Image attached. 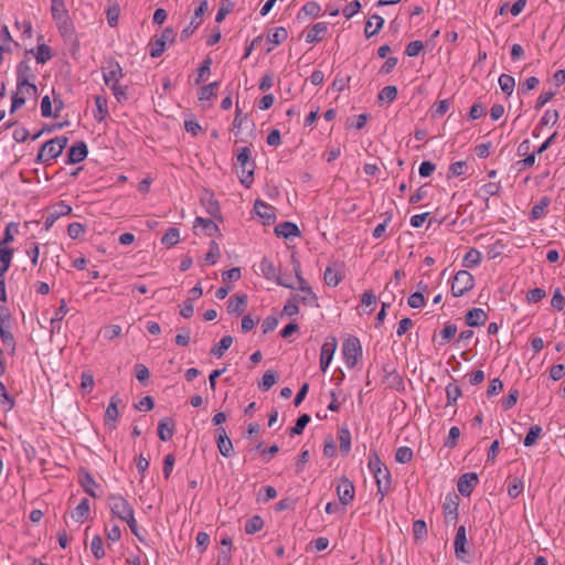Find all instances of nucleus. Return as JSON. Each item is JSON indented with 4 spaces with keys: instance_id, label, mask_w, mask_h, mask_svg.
Returning <instances> with one entry per match:
<instances>
[{
    "instance_id": "nucleus-1",
    "label": "nucleus",
    "mask_w": 565,
    "mask_h": 565,
    "mask_svg": "<svg viewBox=\"0 0 565 565\" xmlns=\"http://www.w3.org/2000/svg\"><path fill=\"white\" fill-rule=\"evenodd\" d=\"M105 84L111 89L118 103H124L128 99L127 86L119 85V79L122 77V70L118 62L110 61L107 68H104Z\"/></svg>"
},
{
    "instance_id": "nucleus-2",
    "label": "nucleus",
    "mask_w": 565,
    "mask_h": 565,
    "mask_svg": "<svg viewBox=\"0 0 565 565\" xmlns=\"http://www.w3.org/2000/svg\"><path fill=\"white\" fill-rule=\"evenodd\" d=\"M68 138L65 136L55 137L46 142H44L36 156V163H46L52 159L57 158L67 146Z\"/></svg>"
},
{
    "instance_id": "nucleus-3",
    "label": "nucleus",
    "mask_w": 565,
    "mask_h": 565,
    "mask_svg": "<svg viewBox=\"0 0 565 565\" xmlns=\"http://www.w3.org/2000/svg\"><path fill=\"white\" fill-rule=\"evenodd\" d=\"M237 163L241 168L239 181L246 189H249L254 182L255 162L252 159V151L248 147L239 149Z\"/></svg>"
},
{
    "instance_id": "nucleus-4",
    "label": "nucleus",
    "mask_w": 565,
    "mask_h": 565,
    "mask_svg": "<svg viewBox=\"0 0 565 565\" xmlns=\"http://www.w3.org/2000/svg\"><path fill=\"white\" fill-rule=\"evenodd\" d=\"M342 354L345 365L353 369L362 356V347L356 337L348 338L342 344Z\"/></svg>"
},
{
    "instance_id": "nucleus-5",
    "label": "nucleus",
    "mask_w": 565,
    "mask_h": 565,
    "mask_svg": "<svg viewBox=\"0 0 565 565\" xmlns=\"http://www.w3.org/2000/svg\"><path fill=\"white\" fill-rule=\"evenodd\" d=\"M475 286L473 276L467 270H459L451 284V295L454 297H461L467 291L471 290Z\"/></svg>"
},
{
    "instance_id": "nucleus-6",
    "label": "nucleus",
    "mask_w": 565,
    "mask_h": 565,
    "mask_svg": "<svg viewBox=\"0 0 565 565\" xmlns=\"http://www.w3.org/2000/svg\"><path fill=\"white\" fill-rule=\"evenodd\" d=\"M108 502L113 515L121 521L127 520V518L134 512L131 504L122 495L110 494L108 497Z\"/></svg>"
},
{
    "instance_id": "nucleus-7",
    "label": "nucleus",
    "mask_w": 565,
    "mask_h": 565,
    "mask_svg": "<svg viewBox=\"0 0 565 565\" xmlns=\"http://www.w3.org/2000/svg\"><path fill=\"white\" fill-rule=\"evenodd\" d=\"M175 39V32L171 28H167L163 30L160 36L154 38L150 41L149 47H150V56L151 57H159L162 55V53L166 50L167 43H172Z\"/></svg>"
},
{
    "instance_id": "nucleus-8",
    "label": "nucleus",
    "mask_w": 565,
    "mask_h": 565,
    "mask_svg": "<svg viewBox=\"0 0 565 565\" xmlns=\"http://www.w3.org/2000/svg\"><path fill=\"white\" fill-rule=\"evenodd\" d=\"M258 269L266 279L275 280L279 286H282V287H286L289 289L296 288L295 285L288 282L287 280H285L282 277H280L277 274V268L275 267L274 263L269 258L264 257L258 265Z\"/></svg>"
},
{
    "instance_id": "nucleus-9",
    "label": "nucleus",
    "mask_w": 565,
    "mask_h": 565,
    "mask_svg": "<svg viewBox=\"0 0 565 565\" xmlns=\"http://www.w3.org/2000/svg\"><path fill=\"white\" fill-rule=\"evenodd\" d=\"M254 212L263 220L264 225H271L276 221L275 207L260 199L255 201Z\"/></svg>"
},
{
    "instance_id": "nucleus-10",
    "label": "nucleus",
    "mask_w": 565,
    "mask_h": 565,
    "mask_svg": "<svg viewBox=\"0 0 565 565\" xmlns=\"http://www.w3.org/2000/svg\"><path fill=\"white\" fill-rule=\"evenodd\" d=\"M338 342L335 337H328L321 347L320 369L326 372L335 352Z\"/></svg>"
},
{
    "instance_id": "nucleus-11",
    "label": "nucleus",
    "mask_w": 565,
    "mask_h": 565,
    "mask_svg": "<svg viewBox=\"0 0 565 565\" xmlns=\"http://www.w3.org/2000/svg\"><path fill=\"white\" fill-rule=\"evenodd\" d=\"M248 296L246 294L233 295L226 306V311L230 316L239 317L247 308Z\"/></svg>"
},
{
    "instance_id": "nucleus-12",
    "label": "nucleus",
    "mask_w": 565,
    "mask_h": 565,
    "mask_svg": "<svg viewBox=\"0 0 565 565\" xmlns=\"http://www.w3.org/2000/svg\"><path fill=\"white\" fill-rule=\"evenodd\" d=\"M337 494L341 504H350L355 495V488L353 482L350 481L347 477H342L340 483L337 487Z\"/></svg>"
},
{
    "instance_id": "nucleus-13",
    "label": "nucleus",
    "mask_w": 565,
    "mask_h": 565,
    "mask_svg": "<svg viewBox=\"0 0 565 565\" xmlns=\"http://www.w3.org/2000/svg\"><path fill=\"white\" fill-rule=\"evenodd\" d=\"M34 77L29 60H22L17 66V89L20 93H24V86Z\"/></svg>"
},
{
    "instance_id": "nucleus-14",
    "label": "nucleus",
    "mask_w": 565,
    "mask_h": 565,
    "mask_svg": "<svg viewBox=\"0 0 565 565\" xmlns=\"http://www.w3.org/2000/svg\"><path fill=\"white\" fill-rule=\"evenodd\" d=\"M478 482H479V479H478V476L476 472L463 473L459 478L458 483H457L459 493L462 497H469L472 493L476 486L478 484Z\"/></svg>"
},
{
    "instance_id": "nucleus-15",
    "label": "nucleus",
    "mask_w": 565,
    "mask_h": 565,
    "mask_svg": "<svg viewBox=\"0 0 565 565\" xmlns=\"http://www.w3.org/2000/svg\"><path fill=\"white\" fill-rule=\"evenodd\" d=\"M88 154L87 145L84 141L75 142L67 152V164H76L86 159Z\"/></svg>"
},
{
    "instance_id": "nucleus-16",
    "label": "nucleus",
    "mask_w": 565,
    "mask_h": 565,
    "mask_svg": "<svg viewBox=\"0 0 565 565\" xmlns=\"http://www.w3.org/2000/svg\"><path fill=\"white\" fill-rule=\"evenodd\" d=\"M19 43L14 41L7 25L0 28V65L3 61L4 53H11L13 47H18Z\"/></svg>"
},
{
    "instance_id": "nucleus-17",
    "label": "nucleus",
    "mask_w": 565,
    "mask_h": 565,
    "mask_svg": "<svg viewBox=\"0 0 565 565\" xmlns=\"http://www.w3.org/2000/svg\"><path fill=\"white\" fill-rule=\"evenodd\" d=\"M72 213V206L66 204L64 201L58 202L54 210L45 217L44 222V228L49 231L53 224L60 218L61 216H65Z\"/></svg>"
},
{
    "instance_id": "nucleus-18",
    "label": "nucleus",
    "mask_w": 565,
    "mask_h": 565,
    "mask_svg": "<svg viewBox=\"0 0 565 565\" xmlns=\"http://www.w3.org/2000/svg\"><path fill=\"white\" fill-rule=\"evenodd\" d=\"M466 544H467V532L466 526L460 525L457 529V533L455 536L454 547H455V555L459 561H466Z\"/></svg>"
},
{
    "instance_id": "nucleus-19",
    "label": "nucleus",
    "mask_w": 565,
    "mask_h": 565,
    "mask_svg": "<svg viewBox=\"0 0 565 565\" xmlns=\"http://www.w3.org/2000/svg\"><path fill=\"white\" fill-rule=\"evenodd\" d=\"M78 482L83 490L93 498H98L99 495L96 493L95 489L98 488V484L94 480L92 473L85 469H81L78 472Z\"/></svg>"
},
{
    "instance_id": "nucleus-20",
    "label": "nucleus",
    "mask_w": 565,
    "mask_h": 565,
    "mask_svg": "<svg viewBox=\"0 0 565 565\" xmlns=\"http://www.w3.org/2000/svg\"><path fill=\"white\" fill-rule=\"evenodd\" d=\"M218 435L216 437V445L220 454L225 458H230L234 455L233 443L230 437L226 435L224 428L217 429Z\"/></svg>"
},
{
    "instance_id": "nucleus-21",
    "label": "nucleus",
    "mask_w": 565,
    "mask_h": 565,
    "mask_svg": "<svg viewBox=\"0 0 565 565\" xmlns=\"http://www.w3.org/2000/svg\"><path fill=\"white\" fill-rule=\"evenodd\" d=\"M377 484V493L381 494V500L385 497L391 488V472L388 468L383 467L376 475H374Z\"/></svg>"
},
{
    "instance_id": "nucleus-22",
    "label": "nucleus",
    "mask_w": 565,
    "mask_h": 565,
    "mask_svg": "<svg viewBox=\"0 0 565 565\" xmlns=\"http://www.w3.org/2000/svg\"><path fill=\"white\" fill-rule=\"evenodd\" d=\"M211 63L212 58L207 55L200 67L196 70V74L193 76V78H190L191 85L200 86L209 79L211 75Z\"/></svg>"
},
{
    "instance_id": "nucleus-23",
    "label": "nucleus",
    "mask_w": 565,
    "mask_h": 565,
    "mask_svg": "<svg viewBox=\"0 0 565 565\" xmlns=\"http://www.w3.org/2000/svg\"><path fill=\"white\" fill-rule=\"evenodd\" d=\"M274 233L278 237H284V238L300 236V230L297 226V224L289 222V221H285L282 223L276 225L274 228Z\"/></svg>"
},
{
    "instance_id": "nucleus-24",
    "label": "nucleus",
    "mask_w": 565,
    "mask_h": 565,
    "mask_svg": "<svg viewBox=\"0 0 565 565\" xmlns=\"http://www.w3.org/2000/svg\"><path fill=\"white\" fill-rule=\"evenodd\" d=\"M33 54L38 64H45L53 57L52 49L45 43H39L36 50L30 49L25 51V56Z\"/></svg>"
},
{
    "instance_id": "nucleus-25",
    "label": "nucleus",
    "mask_w": 565,
    "mask_h": 565,
    "mask_svg": "<svg viewBox=\"0 0 565 565\" xmlns=\"http://www.w3.org/2000/svg\"><path fill=\"white\" fill-rule=\"evenodd\" d=\"M488 319L487 312L481 308H472L467 311L465 320L469 327H480L486 323Z\"/></svg>"
},
{
    "instance_id": "nucleus-26",
    "label": "nucleus",
    "mask_w": 565,
    "mask_h": 565,
    "mask_svg": "<svg viewBox=\"0 0 565 565\" xmlns=\"http://www.w3.org/2000/svg\"><path fill=\"white\" fill-rule=\"evenodd\" d=\"M58 32L64 41L74 42L76 46H78V41L75 34V28L71 19L56 23Z\"/></svg>"
},
{
    "instance_id": "nucleus-27",
    "label": "nucleus",
    "mask_w": 565,
    "mask_h": 565,
    "mask_svg": "<svg viewBox=\"0 0 565 565\" xmlns=\"http://www.w3.org/2000/svg\"><path fill=\"white\" fill-rule=\"evenodd\" d=\"M321 13V7L316 1L307 2L297 13V20L303 21L306 19L318 18Z\"/></svg>"
},
{
    "instance_id": "nucleus-28",
    "label": "nucleus",
    "mask_w": 565,
    "mask_h": 565,
    "mask_svg": "<svg viewBox=\"0 0 565 565\" xmlns=\"http://www.w3.org/2000/svg\"><path fill=\"white\" fill-rule=\"evenodd\" d=\"M174 422L170 417L162 418L158 424V436L162 441H168L173 437Z\"/></svg>"
},
{
    "instance_id": "nucleus-29",
    "label": "nucleus",
    "mask_w": 565,
    "mask_h": 565,
    "mask_svg": "<svg viewBox=\"0 0 565 565\" xmlns=\"http://www.w3.org/2000/svg\"><path fill=\"white\" fill-rule=\"evenodd\" d=\"M328 31V24L326 22H318L311 26V29L306 34L307 43H317L320 42L323 35Z\"/></svg>"
},
{
    "instance_id": "nucleus-30",
    "label": "nucleus",
    "mask_w": 565,
    "mask_h": 565,
    "mask_svg": "<svg viewBox=\"0 0 565 565\" xmlns=\"http://www.w3.org/2000/svg\"><path fill=\"white\" fill-rule=\"evenodd\" d=\"M383 24H384V19L381 15H379V14L371 15L370 20H367L365 23V29H364L365 36L369 39V38H372L373 35H375L383 28Z\"/></svg>"
},
{
    "instance_id": "nucleus-31",
    "label": "nucleus",
    "mask_w": 565,
    "mask_h": 565,
    "mask_svg": "<svg viewBox=\"0 0 565 565\" xmlns=\"http://www.w3.org/2000/svg\"><path fill=\"white\" fill-rule=\"evenodd\" d=\"M120 403H121V398L119 397L118 394H115L110 397L109 405L105 412V422L106 423L117 420V418L119 416L118 405Z\"/></svg>"
},
{
    "instance_id": "nucleus-32",
    "label": "nucleus",
    "mask_w": 565,
    "mask_h": 565,
    "mask_svg": "<svg viewBox=\"0 0 565 565\" xmlns=\"http://www.w3.org/2000/svg\"><path fill=\"white\" fill-rule=\"evenodd\" d=\"M550 204H551L550 198H547V196L541 198L540 201L532 207L531 213H530V218L532 221L542 218L545 215L546 209L548 207Z\"/></svg>"
},
{
    "instance_id": "nucleus-33",
    "label": "nucleus",
    "mask_w": 565,
    "mask_h": 565,
    "mask_svg": "<svg viewBox=\"0 0 565 565\" xmlns=\"http://www.w3.org/2000/svg\"><path fill=\"white\" fill-rule=\"evenodd\" d=\"M96 110L94 111V118L102 122L108 116V105L106 97L102 95L95 96Z\"/></svg>"
},
{
    "instance_id": "nucleus-34",
    "label": "nucleus",
    "mask_w": 565,
    "mask_h": 565,
    "mask_svg": "<svg viewBox=\"0 0 565 565\" xmlns=\"http://www.w3.org/2000/svg\"><path fill=\"white\" fill-rule=\"evenodd\" d=\"M89 514V500L87 498H84L81 500L78 505L74 509L71 516L73 520L79 522L87 519Z\"/></svg>"
},
{
    "instance_id": "nucleus-35",
    "label": "nucleus",
    "mask_w": 565,
    "mask_h": 565,
    "mask_svg": "<svg viewBox=\"0 0 565 565\" xmlns=\"http://www.w3.org/2000/svg\"><path fill=\"white\" fill-rule=\"evenodd\" d=\"M481 259H482L481 253L476 248H470L466 253V255L462 259V265H463V267H467V268H473V267H477L481 263Z\"/></svg>"
},
{
    "instance_id": "nucleus-36",
    "label": "nucleus",
    "mask_w": 565,
    "mask_h": 565,
    "mask_svg": "<svg viewBox=\"0 0 565 565\" xmlns=\"http://www.w3.org/2000/svg\"><path fill=\"white\" fill-rule=\"evenodd\" d=\"M51 13H52V18L55 21V23H60V22L64 21V19L65 20L71 19L70 14H68V11L65 8L64 0L58 2V4H52L51 6Z\"/></svg>"
},
{
    "instance_id": "nucleus-37",
    "label": "nucleus",
    "mask_w": 565,
    "mask_h": 565,
    "mask_svg": "<svg viewBox=\"0 0 565 565\" xmlns=\"http://www.w3.org/2000/svg\"><path fill=\"white\" fill-rule=\"evenodd\" d=\"M340 451L342 455H348L351 450V433L348 427L339 429Z\"/></svg>"
},
{
    "instance_id": "nucleus-38",
    "label": "nucleus",
    "mask_w": 565,
    "mask_h": 565,
    "mask_svg": "<svg viewBox=\"0 0 565 565\" xmlns=\"http://www.w3.org/2000/svg\"><path fill=\"white\" fill-rule=\"evenodd\" d=\"M278 375L275 371L268 370L258 382V388L263 392L270 390L277 382Z\"/></svg>"
},
{
    "instance_id": "nucleus-39",
    "label": "nucleus",
    "mask_w": 565,
    "mask_h": 565,
    "mask_svg": "<svg viewBox=\"0 0 565 565\" xmlns=\"http://www.w3.org/2000/svg\"><path fill=\"white\" fill-rule=\"evenodd\" d=\"M212 99V83L202 85L198 92V100L201 104V107L209 108L210 100Z\"/></svg>"
},
{
    "instance_id": "nucleus-40",
    "label": "nucleus",
    "mask_w": 565,
    "mask_h": 565,
    "mask_svg": "<svg viewBox=\"0 0 565 565\" xmlns=\"http://www.w3.org/2000/svg\"><path fill=\"white\" fill-rule=\"evenodd\" d=\"M212 227V218L198 216L193 223V231L195 235L206 234L207 230Z\"/></svg>"
},
{
    "instance_id": "nucleus-41",
    "label": "nucleus",
    "mask_w": 565,
    "mask_h": 565,
    "mask_svg": "<svg viewBox=\"0 0 565 565\" xmlns=\"http://www.w3.org/2000/svg\"><path fill=\"white\" fill-rule=\"evenodd\" d=\"M499 85H500V88L501 90L507 95V96H511L513 90H514V86H515V79L513 76L511 75H508V74H502L500 75L499 77Z\"/></svg>"
},
{
    "instance_id": "nucleus-42",
    "label": "nucleus",
    "mask_w": 565,
    "mask_h": 565,
    "mask_svg": "<svg viewBox=\"0 0 565 565\" xmlns=\"http://www.w3.org/2000/svg\"><path fill=\"white\" fill-rule=\"evenodd\" d=\"M461 388L452 383H449L446 386V397H447V406L456 405L457 399L461 396Z\"/></svg>"
},
{
    "instance_id": "nucleus-43",
    "label": "nucleus",
    "mask_w": 565,
    "mask_h": 565,
    "mask_svg": "<svg viewBox=\"0 0 565 565\" xmlns=\"http://www.w3.org/2000/svg\"><path fill=\"white\" fill-rule=\"evenodd\" d=\"M542 427L540 425H532L530 428H529V431L524 438V446L525 447H531L533 446L537 439L542 436Z\"/></svg>"
},
{
    "instance_id": "nucleus-44",
    "label": "nucleus",
    "mask_w": 565,
    "mask_h": 565,
    "mask_svg": "<svg viewBox=\"0 0 565 565\" xmlns=\"http://www.w3.org/2000/svg\"><path fill=\"white\" fill-rule=\"evenodd\" d=\"M90 551L96 559L105 557V547L103 539L99 535H95L90 543Z\"/></svg>"
},
{
    "instance_id": "nucleus-45",
    "label": "nucleus",
    "mask_w": 565,
    "mask_h": 565,
    "mask_svg": "<svg viewBox=\"0 0 565 565\" xmlns=\"http://www.w3.org/2000/svg\"><path fill=\"white\" fill-rule=\"evenodd\" d=\"M264 526V521L259 515H254L248 519L245 523V532L247 534H255L260 531Z\"/></svg>"
},
{
    "instance_id": "nucleus-46",
    "label": "nucleus",
    "mask_w": 565,
    "mask_h": 565,
    "mask_svg": "<svg viewBox=\"0 0 565 565\" xmlns=\"http://www.w3.org/2000/svg\"><path fill=\"white\" fill-rule=\"evenodd\" d=\"M397 96V87L388 85L382 88L377 95L379 102L392 103Z\"/></svg>"
},
{
    "instance_id": "nucleus-47",
    "label": "nucleus",
    "mask_w": 565,
    "mask_h": 565,
    "mask_svg": "<svg viewBox=\"0 0 565 565\" xmlns=\"http://www.w3.org/2000/svg\"><path fill=\"white\" fill-rule=\"evenodd\" d=\"M324 282L330 287H335L342 280V276L339 271L331 267H327L323 275Z\"/></svg>"
},
{
    "instance_id": "nucleus-48",
    "label": "nucleus",
    "mask_w": 565,
    "mask_h": 565,
    "mask_svg": "<svg viewBox=\"0 0 565 565\" xmlns=\"http://www.w3.org/2000/svg\"><path fill=\"white\" fill-rule=\"evenodd\" d=\"M288 36L287 30L284 26H278L274 29L271 33L268 34L267 40L274 45H278L284 42Z\"/></svg>"
},
{
    "instance_id": "nucleus-49",
    "label": "nucleus",
    "mask_w": 565,
    "mask_h": 565,
    "mask_svg": "<svg viewBox=\"0 0 565 565\" xmlns=\"http://www.w3.org/2000/svg\"><path fill=\"white\" fill-rule=\"evenodd\" d=\"M68 308L66 306V301L64 299L61 300L60 307L55 310L53 318L51 319V332H54V323H61L65 315L67 313Z\"/></svg>"
},
{
    "instance_id": "nucleus-50",
    "label": "nucleus",
    "mask_w": 565,
    "mask_h": 565,
    "mask_svg": "<svg viewBox=\"0 0 565 565\" xmlns=\"http://www.w3.org/2000/svg\"><path fill=\"white\" fill-rule=\"evenodd\" d=\"M309 422L310 416L308 414L300 415L297 418L295 426L290 429V436L301 435Z\"/></svg>"
},
{
    "instance_id": "nucleus-51",
    "label": "nucleus",
    "mask_w": 565,
    "mask_h": 565,
    "mask_svg": "<svg viewBox=\"0 0 565 565\" xmlns=\"http://www.w3.org/2000/svg\"><path fill=\"white\" fill-rule=\"evenodd\" d=\"M19 224L11 222L6 226L3 238L0 241V245H8L14 241V233H18Z\"/></svg>"
},
{
    "instance_id": "nucleus-52",
    "label": "nucleus",
    "mask_w": 565,
    "mask_h": 565,
    "mask_svg": "<svg viewBox=\"0 0 565 565\" xmlns=\"http://www.w3.org/2000/svg\"><path fill=\"white\" fill-rule=\"evenodd\" d=\"M413 459V450L407 446L397 448L395 460L399 463H408Z\"/></svg>"
},
{
    "instance_id": "nucleus-53",
    "label": "nucleus",
    "mask_w": 565,
    "mask_h": 565,
    "mask_svg": "<svg viewBox=\"0 0 565 565\" xmlns=\"http://www.w3.org/2000/svg\"><path fill=\"white\" fill-rule=\"evenodd\" d=\"M367 466L373 476L376 475L383 467H385L376 451H372L370 454Z\"/></svg>"
},
{
    "instance_id": "nucleus-54",
    "label": "nucleus",
    "mask_w": 565,
    "mask_h": 565,
    "mask_svg": "<svg viewBox=\"0 0 565 565\" xmlns=\"http://www.w3.org/2000/svg\"><path fill=\"white\" fill-rule=\"evenodd\" d=\"M457 333V326L449 323L444 327V329L440 331V338L441 341L439 342V345H444L447 342H449Z\"/></svg>"
},
{
    "instance_id": "nucleus-55",
    "label": "nucleus",
    "mask_w": 565,
    "mask_h": 565,
    "mask_svg": "<svg viewBox=\"0 0 565 565\" xmlns=\"http://www.w3.org/2000/svg\"><path fill=\"white\" fill-rule=\"evenodd\" d=\"M161 242L167 246H174L179 242V230L170 227L162 236Z\"/></svg>"
},
{
    "instance_id": "nucleus-56",
    "label": "nucleus",
    "mask_w": 565,
    "mask_h": 565,
    "mask_svg": "<svg viewBox=\"0 0 565 565\" xmlns=\"http://www.w3.org/2000/svg\"><path fill=\"white\" fill-rule=\"evenodd\" d=\"M233 343V337L231 335H224L218 344L216 345V348H214V355H216L217 358H221L223 356V354L225 353L226 350H228L231 348Z\"/></svg>"
},
{
    "instance_id": "nucleus-57",
    "label": "nucleus",
    "mask_w": 565,
    "mask_h": 565,
    "mask_svg": "<svg viewBox=\"0 0 565 565\" xmlns=\"http://www.w3.org/2000/svg\"><path fill=\"white\" fill-rule=\"evenodd\" d=\"M446 520H457L458 518V503L454 501L445 502L443 505Z\"/></svg>"
},
{
    "instance_id": "nucleus-58",
    "label": "nucleus",
    "mask_w": 565,
    "mask_h": 565,
    "mask_svg": "<svg viewBox=\"0 0 565 565\" xmlns=\"http://www.w3.org/2000/svg\"><path fill=\"white\" fill-rule=\"evenodd\" d=\"M292 299L297 302H301L305 306L318 307V297L312 291L311 294H306L305 296L295 295Z\"/></svg>"
},
{
    "instance_id": "nucleus-59",
    "label": "nucleus",
    "mask_w": 565,
    "mask_h": 565,
    "mask_svg": "<svg viewBox=\"0 0 565 565\" xmlns=\"http://www.w3.org/2000/svg\"><path fill=\"white\" fill-rule=\"evenodd\" d=\"M234 3L231 0H222L221 7L216 13L215 21L221 22L232 11Z\"/></svg>"
},
{
    "instance_id": "nucleus-60",
    "label": "nucleus",
    "mask_w": 565,
    "mask_h": 565,
    "mask_svg": "<svg viewBox=\"0 0 565 565\" xmlns=\"http://www.w3.org/2000/svg\"><path fill=\"white\" fill-rule=\"evenodd\" d=\"M466 168H467V163L465 161L454 162L449 166L447 177L448 178L460 177V175L465 174Z\"/></svg>"
},
{
    "instance_id": "nucleus-61",
    "label": "nucleus",
    "mask_w": 565,
    "mask_h": 565,
    "mask_svg": "<svg viewBox=\"0 0 565 565\" xmlns=\"http://www.w3.org/2000/svg\"><path fill=\"white\" fill-rule=\"evenodd\" d=\"M424 50V44L419 40L409 42L406 45L405 54L409 57L417 56Z\"/></svg>"
},
{
    "instance_id": "nucleus-62",
    "label": "nucleus",
    "mask_w": 565,
    "mask_h": 565,
    "mask_svg": "<svg viewBox=\"0 0 565 565\" xmlns=\"http://www.w3.org/2000/svg\"><path fill=\"white\" fill-rule=\"evenodd\" d=\"M540 84V81L535 76H531L525 79L524 83L519 85L518 93L519 94H526L527 92L534 89Z\"/></svg>"
},
{
    "instance_id": "nucleus-63",
    "label": "nucleus",
    "mask_w": 565,
    "mask_h": 565,
    "mask_svg": "<svg viewBox=\"0 0 565 565\" xmlns=\"http://www.w3.org/2000/svg\"><path fill=\"white\" fill-rule=\"evenodd\" d=\"M407 303L411 308L418 309L425 306V298L422 291H416L412 294L408 299Z\"/></svg>"
},
{
    "instance_id": "nucleus-64",
    "label": "nucleus",
    "mask_w": 565,
    "mask_h": 565,
    "mask_svg": "<svg viewBox=\"0 0 565 565\" xmlns=\"http://www.w3.org/2000/svg\"><path fill=\"white\" fill-rule=\"evenodd\" d=\"M85 233V225L78 222L71 223L67 227V234L71 238L76 239Z\"/></svg>"
}]
</instances>
